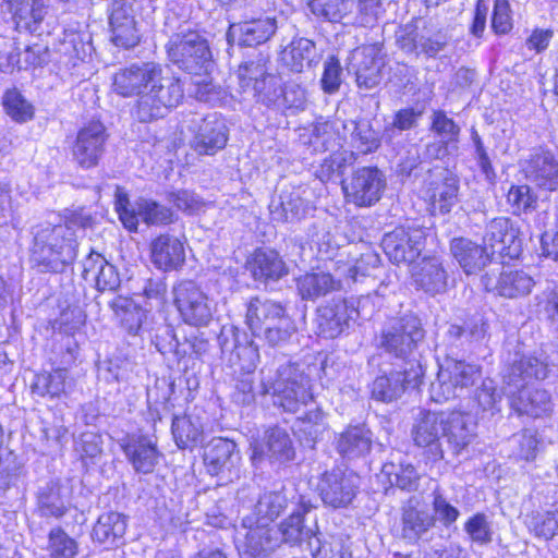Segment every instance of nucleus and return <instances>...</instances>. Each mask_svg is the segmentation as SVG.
I'll return each mask as SVG.
<instances>
[{
    "instance_id": "obj_1",
    "label": "nucleus",
    "mask_w": 558,
    "mask_h": 558,
    "mask_svg": "<svg viewBox=\"0 0 558 558\" xmlns=\"http://www.w3.org/2000/svg\"><path fill=\"white\" fill-rule=\"evenodd\" d=\"M114 90L123 96H137L132 116L142 123L163 118L184 97L181 81L166 75L160 64L141 62L121 69L113 76Z\"/></svg>"
},
{
    "instance_id": "obj_2",
    "label": "nucleus",
    "mask_w": 558,
    "mask_h": 558,
    "mask_svg": "<svg viewBox=\"0 0 558 558\" xmlns=\"http://www.w3.org/2000/svg\"><path fill=\"white\" fill-rule=\"evenodd\" d=\"M31 263L39 272H63L76 258L77 241L70 223L43 222L33 228Z\"/></svg>"
},
{
    "instance_id": "obj_3",
    "label": "nucleus",
    "mask_w": 558,
    "mask_h": 558,
    "mask_svg": "<svg viewBox=\"0 0 558 558\" xmlns=\"http://www.w3.org/2000/svg\"><path fill=\"white\" fill-rule=\"evenodd\" d=\"M425 336L421 318L412 313L391 319L381 331L380 348L409 367L408 377L411 380L423 377L420 349Z\"/></svg>"
},
{
    "instance_id": "obj_4",
    "label": "nucleus",
    "mask_w": 558,
    "mask_h": 558,
    "mask_svg": "<svg viewBox=\"0 0 558 558\" xmlns=\"http://www.w3.org/2000/svg\"><path fill=\"white\" fill-rule=\"evenodd\" d=\"M260 393H271L274 404L286 412L296 413L313 403L308 377L298 365L286 363L276 371L262 369Z\"/></svg>"
},
{
    "instance_id": "obj_5",
    "label": "nucleus",
    "mask_w": 558,
    "mask_h": 558,
    "mask_svg": "<svg viewBox=\"0 0 558 558\" xmlns=\"http://www.w3.org/2000/svg\"><path fill=\"white\" fill-rule=\"evenodd\" d=\"M169 61L194 76L209 74L214 69L208 40L196 31L182 29L166 45Z\"/></svg>"
},
{
    "instance_id": "obj_6",
    "label": "nucleus",
    "mask_w": 558,
    "mask_h": 558,
    "mask_svg": "<svg viewBox=\"0 0 558 558\" xmlns=\"http://www.w3.org/2000/svg\"><path fill=\"white\" fill-rule=\"evenodd\" d=\"M384 296L378 290L374 294L363 295L357 304L345 299L332 301V303L318 310L317 327L319 335L333 339L349 328L350 322L356 317L368 318L376 306L374 299Z\"/></svg>"
},
{
    "instance_id": "obj_7",
    "label": "nucleus",
    "mask_w": 558,
    "mask_h": 558,
    "mask_svg": "<svg viewBox=\"0 0 558 558\" xmlns=\"http://www.w3.org/2000/svg\"><path fill=\"white\" fill-rule=\"evenodd\" d=\"M481 377V368L474 364L459 360H446L437 374L436 383L432 384V398L436 402L449 400L475 384Z\"/></svg>"
},
{
    "instance_id": "obj_8",
    "label": "nucleus",
    "mask_w": 558,
    "mask_h": 558,
    "mask_svg": "<svg viewBox=\"0 0 558 558\" xmlns=\"http://www.w3.org/2000/svg\"><path fill=\"white\" fill-rule=\"evenodd\" d=\"M386 178L376 167H362L342 181V190L348 203L359 207H371L381 197Z\"/></svg>"
},
{
    "instance_id": "obj_9",
    "label": "nucleus",
    "mask_w": 558,
    "mask_h": 558,
    "mask_svg": "<svg viewBox=\"0 0 558 558\" xmlns=\"http://www.w3.org/2000/svg\"><path fill=\"white\" fill-rule=\"evenodd\" d=\"M187 129L193 135L191 147L197 155L213 156L227 145L228 129L216 112L204 117L194 116Z\"/></svg>"
},
{
    "instance_id": "obj_10",
    "label": "nucleus",
    "mask_w": 558,
    "mask_h": 558,
    "mask_svg": "<svg viewBox=\"0 0 558 558\" xmlns=\"http://www.w3.org/2000/svg\"><path fill=\"white\" fill-rule=\"evenodd\" d=\"M174 303L183 320L192 326H206L213 318L208 296L192 280L180 281L173 288Z\"/></svg>"
},
{
    "instance_id": "obj_11",
    "label": "nucleus",
    "mask_w": 558,
    "mask_h": 558,
    "mask_svg": "<svg viewBox=\"0 0 558 558\" xmlns=\"http://www.w3.org/2000/svg\"><path fill=\"white\" fill-rule=\"evenodd\" d=\"M359 481L356 474L339 468L325 472L318 483L324 505L333 509L348 507L356 496Z\"/></svg>"
},
{
    "instance_id": "obj_12",
    "label": "nucleus",
    "mask_w": 558,
    "mask_h": 558,
    "mask_svg": "<svg viewBox=\"0 0 558 558\" xmlns=\"http://www.w3.org/2000/svg\"><path fill=\"white\" fill-rule=\"evenodd\" d=\"M108 133L100 121H90L76 135L72 146L73 160L84 169L98 166L106 150Z\"/></svg>"
},
{
    "instance_id": "obj_13",
    "label": "nucleus",
    "mask_w": 558,
    "mask_h": 558,
    "mask_svg": "<svg viewBox=\"0 0 558 558\" xmlns=\"http://www.w3.org/2000/svg\"><path fill=\"white\" fill-rule=\"evenodd\" d=\"M424 232L421 229L398 227L384 235L381 247L393 264H411L424 246Z\"/></svg>"
},
{
    "instance_id": "obj_14",
    "label": "nucleus",
    "mask_w": 558,
    "mask_h": 558,
    "mask_svg": "<svg viewBox=\"0 0 558 558\" xmlns=\"http://www.w3.org/2000/svg\"><path fill=\"white\" fill-rule=\"evenodd\" d=\"M235 547L244 558H270L276 550L271 530L260 524H245L235 527Z\"/></svg>"
},
{
    "instance_id": "obj_15",
    "label": "nucleus",
    "mask_w": 558,
    "mask_h": 558,
    "mask_svg": "<svg viewBox=\"0 0 558 558\" xmlns=\"http://www.w3.org/2000/svg\"><path fill=\"white\" fill-rule=\"evenodd\" d=\"M109 25L111 40L116 46L130 49L138 45L141 33L131 3L112 0Z\"/></svg>"
},
{
    "instance_id": "obj_16",
    "label": "nucleus",
    "mask_w": 558,
    "mask_h": 558,
    "mask_svg": "<svg viewBox=\"0 0 558 558\" xmlns=\"http://www.w3.org/2000/svg\"><path fill=\"white\" fill-rule=\"evenodd\" d=\"M217 340L222 354L229 353L231 363L239 364L241 369L255 367L258 357L257 348L238 327L222 326Z\"/></svg>"
},
{
    "instance_id": "obj_17",
    "label": "nucleus",
    "mask_w": 558,
    "mask_h": 558,
    "mask_svg": "<svg viewBox=\"0 0 558 558\" xmlns=\"http://www.w3.org/2000/svg\"><path fill=\"white\" fill-rule=\"evenodd\" d=\"M442 413L421 412L412 428V438L417 447L426 449L430 459L439 461L444 458L441 445Z\"/></svg>"
},
{
    "instance_id": "obj_18",
    "label": "nucleus",
    "mask_w": 558,
    "mask_h": 558,
    "mask_svg": "<svg viewBox=\"0 0 558 558\" xmlns=\"http://www.w3.org/2000/svg\"><path fill=\"white\" fill-rule=\"evenodd\" d=\"M481 282L486 291H496L509 299L526 296L535 286L534 279L527 272L518 269L504 270L497 278L486 272L481 277Z\"/></svg>"
},
{
    "instance_id": "obj_19",
    "label": "nucleus",
    "mask_w": 558,
    "mask_h": 558,
    "mask_svg": "<svg viewBox=\"0 0 558 558\" xmlns=\"http://www.w3.org/2000/svg\"><path fill=\"white\" fill-rule=\"evenodd\" d=\"M381 41L363 45L353 52L355 63V76L359 87L371 89L376 87L381 81V68L384 65L380 52Z\"/></svg>"
},
{
    "instance_id": "obj_20",
    "label": "nucleus",
    "mask_w": 558,
    "mask_h": 558,
    "mask_svg": "<svg viewBox=\"0 0 558 558\" xmlns=\"http://www.w3.org/2000/svg\"><path fill=\"white\" fill-rule=\"evenodd\" d=\"M239 461L236 444L229 438L215 437L204 449V463L211 475H231Z\"/></svg>"
},
{
    "instance_id": "obj_21",
    "label": "nucleus",
    "mask_w": 558,
    "mask_h": 558,
    "mask_svg": "<svg viewBox=\"0 0 558 558\" xmlns=\"http://www.w3.org/2000/svg\"><path fill=\"white\" fill-rule=\"evenodd\" d=\"M519 231L512 221L506 217H498L489 221L483 235L484 247L490 250V254L511 256L517 254L520 247Z\"/></svg>"
},
{
    "instance_id": "obj_22",
    "label": "nucleus",
    "mask_w": 558,
    "mask_h": 558,
    "mask_svg": "<svg viewBox=\"0 0 558 558\" xmlns=\"http://www.w3.org/2000/svg\"><path fill=\"white\" fill-rule=\"evenodd\" d=\"M523 172L537 187L558 190V160L550 151L537 150L531 154L523 165Z\"/></svg>"
},
{
    "instance_id": "obj_23",
    "label": "nucleus",
    "mask_w": 558,
    "mask_h": 558,
    "mask_svg": "<svg viewBox=\"0 0 558 558\" xmlns=\"http://www.w3.org/2000/svg\"><path fill=\"white\" fill-rule=\"evenodd\" d=\"M549 374L547 356L542 352L538 355H523L514 360L504 372V381L508 387L525 385L530 379L544 380Z\"/></svg>"
},
{
    "instance_id": "obj_24",
    "label": "nucleus",
    "mask_w": 558,
    "mask_h": 558,
    "mask_svg": "<svg viewBox=\"0 0 558 558\" xmlns=\"http://www.w3.org/2000/svg\"><path fill=\"white\" fill-rule=\"evenodd\" d=\"M402 534L404 538L417 539L435 524L426 502L420 496H411L401 508Z\"/></svg>"
},
{
    "instance_id": "obj_25",
    "label": "nucleus",
    "mask_w": 558,
    "mask_h": 558,
    "mask_svg": "<svg viewBox=\"0 0 558 558\" xmlns=\"http://www.w3.org/2000/svg\"><path fill=\"white\" fill-rule=\"evenodd\" d=\"M247 269L256 281L264 284L277 282L289 272L280 254L270 248H257L247 260Z\"/></svg>"
},
{
    "instance_id": "obj_26",
    "label": "nucleus",
    "mask_w": 558,
    "mask_h": 558,
    "mask_svg": "<svg viewBox=\"0 0 558 558\" xmlns=\"http://www.w3.org/2000/svg\"><path fill=\"white\" fill-rule=\"evenodd\" d=\"M286 314L287 308L281 302L253 296L246 303L245 324L252 333L257 336Z\"/></svg>"
},
{
    "instance_id": "obj_27",
    "label": "nucleus",
    "mask_w": 558,
    "mask_h": 558,
    "mask_svg": "<svg viewBox=\"0 0 558 558\" xmlns=\"http://www.w3.org/2000/svg\"><path fill=\"white\" fill-rule=\"evenodd\" d=\"M151 263L161 270H177L185 262V248L183 242L169 233H162L150 243Z\"/></svg>"
},
{
    "instance_id": "obj_28",
    "label": "nucleus",
    "mask_w": 558,
    "mask_h": 558,
    "mask_svg": "<svg viewBox=\"0 0 558 558\" xmlns=\"http://www.w3.org/2000/svg\"><path fill=\"white\" fill-rule=\"evenodd\" d=\"M70 507V489L60 480H52L39 487L37 509L41 517L60 519Z\"/></svg>"
},
{
    "instance_id": "obj_29",
    "label": "nucleus",
    "mask_w": 558,
    "mask_h": 558,
    "mask_svg": "<svg viewBox=\"0 0 558 558\" xmlns=\"http://www.w3.org/2000/svg\"><path fill=\"white\" fill-rule=\"evenodd\" d=\"M475 426L473 418L466 413H442V438L456 453H459L472 441Z\"/></svg>"
},
{
    "instance_id": "obj_30",
    "label": "nucleus",
    "mask_w": 558,
    "mask_h": 558,
    "mask_svg": "<svg viewBox=\"0 0 558 558\" xmlns=\"http://www.w3.org/2000/svg\"><path fill=\"white\" fill-rule=\"evenodd\" d=\"M518 391L509 390L510 405L519 414L533 417L542 416L551 409V398L547 390L529 388L525 385L514 387Z\"/></svg>"
},
{
    "instance_id": "obj_31",
    "label": "nucleus",
    "mask_w": 558,
    "mask_h": 558,
    "mask_svg": "<svg viewBox=\"0 0 558 558\" xmlns=\"http://www.w3.org/2000/svg\"><path fill=\"white\" fill-rule=\"evenodd\" d=\"M122 449L137 473L149 474L158 463L159 452L156 442L146 436H131Z\"/></svg>"
},
{
    "instance_id": "obj_32",
    "label": "nucleus",
    "mask_w": 558,
    "mask_h": 558,
    "mask_svg": "<svg viewBox=\"0 0 558 558\" xmlns=\"http://www.w3.org/2000/svg\"><path fill=\"white\" fill-rule=\"evenodd\" d=\"M450 252L466 275L478 274L489 263L486 247L466 238L452 239Z\"/></svg>"
},
{
    "instance_id": "obj_33",
    "label": "nucleus",
    "mask_w": 558,
    "mask_h": 558,
    "mask_svg": "<svg viewBox=\"0 0 558 558\" xmlns=\"http://www.w3.org/2000/svg\"><path fill=\"white\" fill-rule=\"evenodd\" d=\"M412 278L416 287L430 294L445 292L448 286L447 271L436 257L424 258L414 265Z\"/></svg>"
},
{
    "instance_id": "obj_34",
    "label": "nucleus",
    "mask_w": 558,
    "mask_h": 558,
    "mask_svg": "<svg viewBox=\"0 0 558 558\" xmlns=\"http://www.w3.org/2000/svg\"><path fill=\"white\" fill-rule=\"evenodd\" d=\"M409 367L402 371L390 372L388 375L378 376L372 387V396L383 402H391L405 391L408 388H417L422 378L411 380L408 377Z\"/></svg>"
},
{
    "instance_id": "obj_35",
    "label": "nucleus",
    "mask_w": 558,
    "mask_h": 558,
    "mask_svg": "<svg viewBox=\"0 0 558 558\" xmlns=\"http://www.w3.org/2000/svg\"><path fill=\"white\" fill-rule=\"evenodd\" d=\"M310 202L304 198L301 191L282 192L279 199L269 204L271 219L277 222H296L306 217Z\"/></svg>"
},
{
    "instance_id": "obj_36",
    "label": "nucleus",
    "mask_w": 558,
    "mask_h": 558,
    "mask_svg": "<svg viewBox=\"0 0 558 558\" xmlns=\"http://www.w3.org/2000/svg\"><path fill=\"white\" fill-rule=\"evenodd\" d=\"M341 288V280L323 270L306 272L296 279L298 292L302 300L307 301H315Z\"/></svg>"
},
{
    "instance_id": "obj_37",
    "label": "nucleus",
    "mask_w": 558,
    "mask_h": 558,
    "mask_svg": "<svg viewBox=\"0 0 558 558\" xmlns=\"http://www.w3.org/2000/svg\"><path fill=\"white\" fill-rule=\"evenodd\" d=\"M372 434L362 425L349 426L339 434L336 449L347 459H356L367 454L372 449Z\"/></svg>"
},
{
    "instance_id": "obj_38",
    "label": "nucleus",
    "mask_w": 558,
    "mask_h": 558,
    "mask_svg": "<svg viewBox=\"0 0 558 558\" xmlns=\"http://www.w3.org/2000/svg\"><path fill=\"white\" fill-rule=\"evenodd\" d=\"M327 426L325 413L319 407H314L296 417L293 430L304 446L314 448L315 444L323 438Z\"/></svg>"
},
{
    "instance_id": "obj_39",
    "label": "nucleus",
    "mask_w": 558,
    "mask_h": 558,
    "mask_svg": "<svg viewBox=\"0 0 558 558\" xmlns=\"http://www.w3.org/2000/svg\"><path fill=\"white\" fill-rule=\"evenodd\" d=\"M317 49L314 41L307 38H294L281 52L283 64L292 72L302 73L312 68L317 60Z\"/></svg>"
},
{
    "instance_id": "obj_40",
    "label": "nucleus",
    "mask_w": 558,
    "mask_h": 558,
    "mask_svg": "<svg viewBox=\"0 0 558 558\" xmlns=\"http://www.w3.org/2000/svg\"><path fill=\"white\" fill-rule=\"evenodd\" d=\"M128 518L117 511H108L98 517L93 527V539L107 545H117L126 532Z\"/></svg>"
},
{
    "instance_id": "obj_41",
    "label": "nucleus",
    "mask_w": 558,
    "mask_h": 558,
    "mask_svg": "<svg viewBox=\"0 0 558 558\" xmlns=\"http://www.w3.org/2000/svg\"><path fill=\"white\" fill-rule=\"evenodd\" d=\"M287 506L284 496L275 492L264 493L254 506L253 511L243 519L245 524H260L269 527Z\"/></svg>"
},
{
    "instance_id": "obj_42",
    "label": "nucleus",
    "mask_w": 558,
    "mask_h": 558,
    "mask_svg": "<svg viewBox=\"0 0 558 558\" xmlns=\"http://www.w3.org/2000/svg\"><path fill=\"white\" fill-rule=\"evenodd\" d=\"M231 29L239 32L242 45L253 47L266 43L274 36L277 22L275 17L264 16L232 25Z\"/></svg>"
},
{
    "instance_id": "obj_43",
    "label": "nucleus",
    "mask_w": 558,
    "mask_h": 558,
    "mask_svg": "<svg viewBox=\"0 0 558 558\" xmlns=\"http://www.w3.org/2000/svg\"><path fill=\"white\" fill-rule=\"evenodd\" d=\"M9 11L13 14L17 27L36 32L37 25L47 14L44 0H4Z\"/></svg>"
},
{
    "instance_id": "obj_44",
    "label": "nucleus",
    "mask_w": 558,
    "mask_h": 558,
    "mask_svg": "<svg viewBox=\"0 0 558 558\" xmlns=\"http://www.w3.org/2000/svg\"><path fill=\"white\" fill-rule=\"evenodd\" d=\"M171 429L174 441L181 449H192L203 439L204 425L197 415L174 416Z\"/></svg>"
},
{
    "instance_id": "obj_45",
    "label": "nucleus",
    "mask_w": 558,
    "mask_h": 558,
    "mask_svg": "<svg viewBox=\"0 0 558 558\" xmlns=\"http://www.w3.org/2000/svg\"><path fill=\"white\" fill-rule=\"evenodd\" d=\"M308 511L310 508L302 505L280 523L279 531L283 543L298 545L315 535L314 530L305 524V515Z\"/></svg>"
},
{
    "instance_id": "obj_46",
    "label": "nucleus",
    "mask_w": 558,
    "mask_h": 558,
    "mask_svg": "<svg viewBox=\"0 0 558 558\" xmlns=\"http://www.w3.org/2000/svg\"><path fill=\"white\" fill-rule=\"evenodd\" d=\"M110 307L120 325L129 333L135 335L138 332L145 317V312L140 305L132 299L120 295L111 301Z\"/></svg>"
},
{
    "instance_id": "obj_47",
    "label": "nucleus",
    "mask_w": 558,
    "mask_h": 558,
    "mask_svg": "<svg viewBox=\"0 0 558 558\" xmlns=\"http://www.w3.org/2000/svg\"><path fill=\"white\" fill-rule=\"evenodd\" d=\"M381 475L387 477L391 486L402 490L413 492L418 488L420 475L416 469L410 464L385 463L381 469Z\"/></svg>"
},
{
    "instance_id": "obj_48",
    "label": "nucleus",
    "mask_w": 558,
    "mask_h": 558,
    "mask_svg": "<svg viewBox=\"0 0 558 558\" xmlns=\"http://www.w3.org/2000/svg\"><path fill=\"white\" fill-rule=\"evenodd\" d=\"M436 170H440L442 181L430 183V198L434 205L438 204L441 213H449L457 199L458 180L444 168H437Z\"/></svg>"
},
{
    "instance_id": "obj_49",
    "label": "nucleus",
    "mask_w": 558,
    "mask_h": 558,
    "mask_svg": "<svg viewBox=\"0 0 558 558\" xmlns=\"http://www.w3.org/2000/svg\"><path fill=\"white\" fill-rule=\"evenodd\" d=\"M265 438L269 459L282 463L294 458L292 440L286 429L272 427L266 432Z\"/></svg>"
},
{
    "instance_id": "obj_50",
    "label": "nucleus",
    "mask_w": 558,
    "mask_h": 558,
    "mask_svg": "<svg viewBox=\"0 0 558 558\" xmlns=\"http://www.w3.org/2000/svg\"><path fill=\"white\" fill-rule=\"evenodd\" d=\"M137 223L140 220L148 226H165L173 221L170 208L151 199L141 198L136 202Z\"/></svg>"
},
{
    "instance_id": "obj_51",
    "label": "nucleus",
    "mask_w": 558,
    "mask_h": 558,
    "mask_svg": "<svg viewBox=\"0 0 558 558\" xmlns=\"http://www.w3.org/2000/svg\"><path fill=\"white\" fill-rule=\"evenodd\" d=\"M311 12L329 22H341L355 5L353 0H311Z\"/></svg>"
},
{
    "instance_id": "obj_52",
    "label": "nucleus",
    "mask_w": 558,
    "mask_h": 558,
    "mask_svg": "<svg viewBox=\"0 0 558 558\" xmlns=\"http://www.w3.org/2000/svg\"><path fill=\"white\" fill-rule=\"evenodd\" d=\"M269 74L267 60L263 57L242 62L236 72L240 92L242 94L251 92L253 85H256V83L260 82Z\"/></svg>"
},
{
    "instance_id": "obj_53",
    "label": "nucleus",
    "mask_w": 558,
    "mask_h": 558,
    "mask_svg": "<svg viewBox=\"0 0 558 558\" xmlns=\"http://www.w3.org/2000/svg\"><path fill=\"white\" fill-rule=\"evenodd\" d=\"M296 335L294 320L287 313L272 326L266 327L256 337L263 338L271 347H283Z\"/></svg>"
},
{
    "instance_id": "obj_54",
    "label": "nucleus",
    "mask_w": 558,
    "mask_h": 558,
    "mask_svg": "<svg viewBox=\"0 0 558 558\" xmlns=\"http://www.w3.org/2000/svg\"><path fill=\"white\" fill-rule=\"evenodd\" d=\"M246 94L252 95L257 102L266 107L279 109L280 96H282L281 84L277 76L269 74L253 85L251 92Z\"/></svg>"
},
{
    "instance_id": "obj_55",
    "label": "nucleus",
    "mask_w": 558,
    "mask_h": 558,
    "mask_svg": "<svg viewBox=\"0 0 558 558\" xmlns=\"http://www.w3.org/2000/svg\"><path fill=\"white\" fill-rule=\"evenodd\" d=\"M65 369H54L52 373L38 374L32 384V391L38 396L58 397L65 390Z\"/></svg>"
},
{
    "instance_id": "obj_56",
    "label": "nucleus",
    "mask_w": 558,
    "mask_h": 558,
    "mask_svg": "<svg viewBox=\"0 0 558 558\" xmlns=\"http://www.w3.org/2000/svg\"><path fill=\"white\" fill-rule=\"evenodd\" d=\"M77 542L61 527H53L48 535L47 558H74L77 555Z\"/></svg>"
},
{
    "instance_id": "obj_57",
    "label": "nucleus",
    "mask_w": 558,
    "mask_h": 558,
    "mask_svg": "<svg viewBox=\"0 0 558 558\" xmlns=\"http://www.w3.org/2000/svg\"><path fill=\"white\" fill-rule=\"evenodd\" d=\"M23 464L19 457L8 450H0V494L14 486L22 474Z\"/></svg>"
},
{
    "instance_id": "obj_58",
    "label": "nucleus",
    "mask_w": 558,
    "mask_h": 558,
    "mask_svg": "<svg viewBox=\"0 0 558 558\" xmlns=\"http://www.w3.org/2000/svg\"><path fill=\"white\" fill-rule=\"evenodd\" d=\"M507 202L514 215L531 213L537 206V196L526 185H512L507 194Z\"/></svg>"
},
{
    "instance_id": "obj_59",
    "label": "nucleus",
    "mask_w": 558,
    "mask_h": 558,
    "mask_svg": "<svg viewBox=\"0 0 558 558\" xmlns=\"http://www.w3.org/2000/svg\"><path fill=\"white\" fill-rule=\"evenodd\" d=\"M281 90L279 109L303 111L306 108L307 92L301 83L288 81L281 86Z\"/></svg>"
},
{
    "instance_id": "obj_60",
    "label": "nucleus",
    "mask_w": 558,
    "mask_h": 558,
    "mask_svg": "<svg viewBox=\"0 0 558 558\" xmlns=\"http://www.w3.org/2000/svg\"><path fill=\"white\" fill-rule=\"evenodd\" d=\"M527 526L535 537L545 541L553 539L558 535V511L534 514Z\"/></svg>"
},
{
    "instance_id": "obj_61",
    "label": "nucleus",
    "mask_w": 558,
    "mask_h": 558,
    "mask_svg": "<svg viewBox=\"0 0 558 558\" xmlns=\"http://www.w3.org/2000/svg\"><path fill=\"white\" fill-rule=\"evenodd\" d=\"M5 112L17 122H25L33 118V106L16 89L8 90L3 96Z\"/></svg>"
},
{
    "instance_id": "obj_62",
    "label": "nucleus",
    "mask_w": 558,
    "mask_h": 558,
    "mask_svg": "<svg viewBox=\"0 0 558 558\" xmlns=\"http://www.w3.org/2000/svg\"><path fill=\"white\" fill-rule=\"evenodd\" d=\"M464 531L473 543L487 545L493 541L492 522L485 513H475L464 523Z\"/></svg>"
},
{
    "instance_id": "obj_63",
    "label": "nucleus",
    "mask_w": 558,
    "mask_h": 558,
    "mask_svg": "<svg viewBox=\"0 0 558 558\" xmlns=\"http://www.w3.org/2000/svg\"><path fill=\"white\" fill-rule=\"evenodd\" d=\"M504 392L498 390L495 380L485 378L475 391V400L483 411H500Z\"/></svg>"
},
{
    "instance_id": "obj_64",
    "label": "nucleus",
    "mask_w": 558,
    "mask_h": 558,
    "mask_svg": "<svg viewBox=\"0 0 558 558\" xmlns=\"http://www.w3.org/2000/svg\"><path fill=\"white\" fill-rule=\"evenodd\" d=\"M246 369L245 373L236 377L234 390L231 395L232 400L240 405H250L256 398L254 374L252 368Z\"/></svg>"
}]
</instances>
